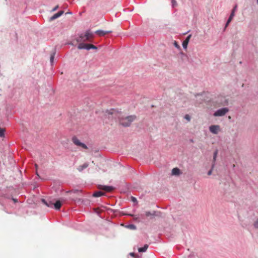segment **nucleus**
<instances>
[{
  "instance_id": "f257e3e1",
  "label": "nucleus",
  "mask_w": 258,
  "mask_h": 258,
  "mask_svg": "<svg viewBox=\"0 0 258 258\" xmlns=\"http://www.w3.org/2000/svg\"><path fill=\"white\" fill-rule=\"evenodd\" d=\"M106 113L108 115H112L113 118H118L119 119V123L123 126H130L132 122L136 118L135 115H130L123 117L120 112L114 109L106 110Z\"/></svg>"
},
{
  "instance_id": "f03ea898",
  "label": "nucleus",
  "mask_w": 258,
  "mask_h": 258,
  "mask_svg": "<svg viewBox=\"0 0 258 258\" xmlns=\"http://www.w3.org/2000/svg\"><path fill=\"white\" fill-rule=\"evenodd\" d=\"M93 37V33L90 31H87L85 34H81L80 37L77 39V41H90V40Z\"/></svg>"
},
{
  "instance_id": "7ed1b4c3",
  "label": "nucleus",
  "mask_w": 258,
  "mask_h": 258,
  "mask_svg": "<svg viewBox=\"0 0 258 258\" xmlns=\"http://www.w3.org/2000/svg\"><path fill=\"white\" fill-rule=\"evenodd\" d=\"M42 202L48 207H52V206L54 205L55 209L57 210H59L61 206V203L59 201H57L54 204L51 202L49 204L47 203L44 199H42Z\"/></svg>"
},
{
  "instance_id": "20e7f679",
  "label": "nucleus",
  "mask_w": 258,
  "mask_h": 258,
  "mask_svg": "<svg viewBox=\"0 0 258 258\" xmlns=\"http://www.w3.org/2000/svg\"><path fill=\"white\" fill-rule=\"evenodd\" d=\"M78 49H86L87 50H89L90 49H97V47L93 44H84V43H80L78 46Z\"/></svg>"
},
{
  "instance_id": "39448f33",
  "label": "nucleus",
  "mask_w": 258,
  "mask_h": 258,
  "mask_svg": "<svg viewBox=\"0 0 258 258\" xmlns=\"http://www.w3.org/2000/svg\"><path fill=\"white\" fill-rule=\"evenodd\" d=\"M72 142L73 143L77 146L83 148V149H87V146L84 143L80 142V141L76 137H73L72 138Z\"/></svg>"
},
{
  "instance_id": "423d86ee",
  "label": "nucleus",
  "mask_w": 258,
  "mask_h": 258,
  "mask_svg": "<svg viewBox=\"0 0 258 258\" xmlns=\"http://www.w3.org/2000/svg\"><path fill=\"white\" fill-rule=\"evenodd\" d=\"M228 109L227 108H223L217 110L214 113L215 116H222L224 115L227 112Z\"/></svg>"
},
{
  "instance_id": "0eeeda50",
  "label": "nucleus",
  "mask_w": 258,
  "mask_h": 258,
  "mask_svg": "<svg viewBox=\"0 0 258 258\" xmlns=\"http://www.w3.org/2000/svg\"><path fill=\"white\" fill-rule=\"evenodd\" d=\"M211 133L214 134H218L220 131V126L219 125H212L209 127Z\"/></svg>"
},
{
  "instance_id": "6e6552de",
  "label": "nucleus",
  "mask_w": 258,
  "mask_h": 258,
  "mask_svg": "<svg viewBox=\"0 0 258 258\" xmlns=\"http://www.w3.org/2000/svg\"><path fill=\"white\" fill-rule=\"evenodd\" d=\"M99 188L107 192H110L114 189V188L113 186L102 185H99Z\"/></svg>"
},
{
  "instance_id": "1a4fd4ad",
  "label": "nucleus",
  "mask_w": 258,
  "mask_h": 258,
  "mask_svg": "<svg viewBox=\"0 0 258 258\" xmlns=\"http://www.w3.org/2000/svg\"><path fill=\"white\" fill-rule=\"evenodd\" d=\"M111 31H103V30H97L95 31V33L99 36H104L106 34L111 33Z\"/></svg>"
},
{
  "instance_id": "9d476101",
  "label": "nucleus",
  "mask_w": 258,
  "mask_h": 258,
  "mask_svg": "<svg viewBox=\"0 0 258 258\" xmlns=\"http://www.w3.org/2000/svg\"><path fill=\"white\" fill-rule=\"evenodd\" d=\"M63 13H64V12L63 11H60L58 12V13L55 14L53 16H52L50 18V20L53 21V20H55V19H57L60 16H61L63 14Z\"/></svg>"
},
{
  "instance_id": "9b49d317",
  "label": "nucleus",
  "mask_w": 258,
  "mask_h": 258,
  "mask_svg": "<svg viewBox=\"0 0 258 258\" xmlns=\"http://www.w3.org/2000/svg\"><path fill=\"white\" fill-rule=\"evenodd\" d=\"M190 37H191V35H189V36H188L186 37L185 40L183 41V42L182 43V46L184 49H186L187 48V46L189 42Z\"/></svg>"
},
{
  "instance_id": "f8f14e48",
  "label": "nucleus",
  "mask_w": 258,
  "mask_h": 258,
  "mask_svg": "<svg viewBox=\"0 0 258 258\" xmlns=\"http://www.w3.org/2000/svg\"><path fill=\"white\" fill-rule=\"evenodd\" d=\"M89 166V164L88 163H85L82 165H80L77 169L79 171L81 172L83 171L84 169L87 168Z\"/></svg>"
},
{
  "instance_id": "ddd939ff",
  "label": "nucleus",
  "mask_w": 258,
  "mask_h": 258,
  "mask_svg": "<svg viewBox=\"0 0 258 258\" xmlns=\"http://www.w3.org/2000/svg\"><path fill=\"white\" fill-rule=\"evenodd\" d=\"M180 173V171L178 168H174L172 170V174L174 175H178Z\"/></svg>"
},
{
  "instance_id": "4468645a",
  "label": "nucleus",
  "mask_w": 258,
  "mask_h": 258,
  "mask_svg": "<svg viewBox=\"0 0 258 258\" xmlns=\"http://www.w3.org/2000/svg\"><path fill=\"white\" fill-rule=\"evenodd\" d=\"M234 16V11H232V12L226 22V27H227L228 26V25L229 24V23L231 22V20L232 19L233 16Z\"/></svg>"
},
{
  "instance_id": "2eb2a0df",
  "label": "nucleus",
  "mask_w": 258,
  "mask_h": 258,
  "mask_svg": "<svg viewBox=\"0 0 258 258\" xmlns=\"http://www.w3.org/2000/svg\"><path fill=\"white\" fill-rule=\"evenodd\" d=\"M148 245L146 244L144 245L143 247H140L138 249V251L140 252H145L148 248Z\"/></svg>"
},
{
  "instance_id": "dca6fc26",
  "label": "nucleus",
  "mask_w": 258,
  "mask_h": 258,
  "mask_svg": "<svg viewBox=\"0 0 258 258\" xmlns=\"http://www.w3.org/2000/svg\"><path fill=\"white\" fill-rule=\"evenodd\" d=\"M104 194V192H103L102 191H97L95 192L93 194V196L94 197H99L103 196Z\"/></svg>"
},
{
  "instance_id": "f3484780",
  "label": "nucleus",
  "mask_w": 258,
  "mask_h": 258,
  "mask_svg": "<svg viewBox=\"0 0 258 258\" xmlns=\"http://www.w3.org/2000/svg\"><path fill=\"white\" fill-rule=\"evenodd\" d=\"M5 129L0 127V137H3L5 136Z\"/></svg>"
},
{
  "instance_id": "a211bd4d",
  "label": "nucleus",
  "mask_w": 258,
  "mask_h": 258,
  "mask_svg": "<svg viewBox=\"0 0 258 258\" xmlns=\"http://www.w3.org/2000/svg\"><path fill=\"white\" fill-rule=\"evenodd\" d=\"M217 154H218V151H216L214 153V156H213V163L215 164V162L216 161V158H217Z\"/></svg>"
},
{
  "instance_id": "6ab92c4d",
  "label": "nucleus",
  "mask_w": 258,
  "mask_h": 258,
  "mask_svg": "<svg viewBox=\"0 0 258 258\" xmlns=\"http://www.w3.org/2000/svg\"><path fill=\"white\" fill-rule=\"evenodd\" d=\"M214 163H213L212 166V169H211L210 170H209V171H208V175H211L212 174V170H213V168H214Z\"/></svg>"
},
{
  "instance_id": "aec40b11",
  "label": "nucleus",
  "mask_w": 258,
  "mask_h": 258,
  "mask_svg": "<svg viewBox=\"0 0 258 258\" xmlns=\"http://www.w3.org/2000/svg\"><path fill=\"white\" fill-rule=\"evenodd\" d=\"M184 118L188 121H189L190 120V117L188 114H186L184 116Z\"/></svg>"
},
{
  "instance_id": "412c9836",
  "label": "nucleus",
  "mask_w": 258,
  "mask_h": 258,
  "mask_svg": "<svg viewBox=\"0 0 258 258\" xmlns=\"http://www.w3.org/2000/svg\"><path fill=\"white\" fill-rule=\"evenodd\" d=\"M254 227L255 228H258V218L256 219V220L254 222L253 224Z\"/></svg>"
},
{
  "instance_id": "4be33fe9",
  "label": "nucleus",
  "mask_w": 258,
  "mask_h": 258,
  "mask_svg": "<svg viewBox=\"0 0 258 258\" xmlns=\"http://www.w3.org/2000/svg\"><path fill=\"white\" fill-rule=\"evenodd\" d=\"M223 99L224 100V101L221 100V101L219 102V104H220L221 105H224L226 103V101H225V98H223Z\"/></svg>"
},
{
  "instance_id": "5701e85b",
  "label": "nucleus",
  "mask_w": 258,
  "mask_h": 258,
  "mask_svg": "<svg viewBox=\"0 0 258 258\" xmlns=\"http://www.w3.org/2000/svg\"><path fill=\"white\" fill-rule=\"evenodd\" d=\"M174 45L177 48H180V46L178 45L177 42L176 41H175L174 42Z\"/></svg>"
},
{
  "instance_id": "b1692460",
  "label": "nucleus",
  "mask_w": 258,
  "mask_h": 258,
  "mask_svg": "<svg viewBox=\"0 0 258 258\" xmlns=\"http://www.w3.org/2000/svg\"><path fill=\"white\" fill-rule=\"evenodd\" d=\"M128 227L131 228V229H136V226L134 225H130L128 226Z\"/></svg>"
},
{
  "instance_id": "393cba45",
  "label": "nucleus",
  "mask_w": 258,
  "mask_h": 258,
  "mask_svg": "<svg viewBox=\"0 0 258 258\" xmlns=\"http://www.w3.org/2000/svg\"><path fill=\"white\" fill-rule=\"evenodd\" d=\"M59 6L58 5H57L53 9H52V11L54 12V11H55L58 8Z\"/></svg>"
},
{
  "instance_id": "a878e982",
  "label": "nucleus",
  "mask_w": 258,
  "mask_h": 258,
  "mask_svg": "<svg viewBox=\"0 0 258 258\" xmlns=\"http://www.w3.org/2000/svg\"><path fill=\"white\" fill-rule=\"evenodd\" d=\"M145 215H146V216L147 217H148V216H149L151 215V213H150V212H146V213H145Z\"/></svg>"
},
{
  "instance_id": "bb28decb",
  "label": "nucleus",
  "mask_w": 258,
  "mask_h": 258,
  "mask_svg": "<svg viewBox=\"0 0 258 258\" xmlns=\"http://www.w3.org/2000/svg\"><path fill=\"white\" fill-rule=\"evenodd\" d=\"M54 59V54H52L50 57V61L53 62Z\"/></svg>"
},
{
  "instance_id": "cd10ccee",
  "label": "nucleus",
  "mask_w": 258,
  "mask_h": 258,
  "mask_svg": "<svg viewBox=\"0 0 258 258\" xmlns=\"http://www.w3.org/2000/svg\"><path fill=\"white\" fill-rule=\"evenodd\" d=\"M172 3L173 6H175L176 5V2L175 0H172Z\"/></svg>"
},
{
  "instance_id": "c85d7f7f",
  "label": "nucleus",
  "mask_w": 258,
  "mask_h": 258,
  "mask_svg": "<svg viewBox=\"0 0 258 258\" xmlns=\"http://www.w3.org/2000/svg\"><path fill=\"white\" fill-rule=\"evenodd\" d=\"M132 200L134 202H135L137 201L136 199L133 197H132Z\"/></svg>"
},
{
  "instance_id": "c756f323",
  "label": "nucleus",
  "mask_w": 258,
  "mask_h": 258,
  "mask_svg": "<svg viewBox=\"0 0 258 258\" xmlns=\"http://www.w3.org/2000/svg\"><path fill=\"white\" fill-rule=\"evenodd\" d=\"M130 255L133 257H135L136 256L135 254L133 252L130 253Z\"/></svg>"
},
{
  "instance_id": "7c9ffc66",
  "label": "nucleus",
  "mask_w": 258,
  "mask_h": 258,
  "mask_svg": "<svg viewBox=\"0 0 258 258\" xmlns=\"http://www.w3.org/2000/svg\"><path fill=\"white\" fill-rule=\"evenodd\" d=\"M95 212H96L97 213H99V209H95Z\"/></svg>"
},
{
  "instance_id": "2f4dec72",
  "label": "nucleus",
  "mask_w": 258,
  "mask_h": 258,
  "mask_svg": "<svg viewBox=\"0 0 258 258\" xmlns=\"http://www.w3.org/2000/svg\"><path fill=\"white\" fill-rule=\"evenodd\" d=\"M236 8H237V5H235L232 10V11H234V13L235 12V11L236 10Z\"/></svg>"
},
{
  "instance_id": "473e14b6",
  "label": "nucleus",
  "mask_w": 258,
  "mask_h": 258,
  "mask_svg": "<svg viewBox=\"0 0 258 258\" xmlns=\"http://www.w3.org/2000/svg\"><path fill=\"white\" fill-rule=\"evenodd\" d=\"M13 200H14V201L15 202H17L16 200H15V199H13Z\"/></svg>"
},
{
  "instance_id": "72a5a7b5",
  "label": "nucleus",
  "mask_w": 258,
  "mask_h": 258,
  "mask_svg": "<svg viewBox=\"0 0 258 258\" xmlns=\"http://www.w3.org/2000/svg\"><path fill=\"white\" fill-rule=\"evenodd\" d=\"M78 192V191H74V193H76V192L77 193V192Z\"/></svg>"
},
{
  "instance_id": "f704fd0d",
  "label": "nucleus",
  "mask_w": 258,
  "mask_h": 258,
  "mask_svg": "<svg viewBox=\"0 0 258 258\" xmlns=\"http://www.w3.org/2000/svg\"><path fill=\"white\" fill-rule=\"evenodd\" d=\"M35 166H36V168H37V165L35 164Z\"/></svg>"
},
{
  "instance_id": "c9c22d12",
  "label": "nucleus",
  "mask_w": 258,
  "mask_h": 258,
  "mask_svg": "<svg viewBox=\"0 0 258 258\" xmlns=\"http://www.w3.org/2000/svg\"><path fill=\"white\" fill-rule=\"evenodd\" d=\"M257 3H258V0H257Z\"/></svg>"
}]
</instances>
